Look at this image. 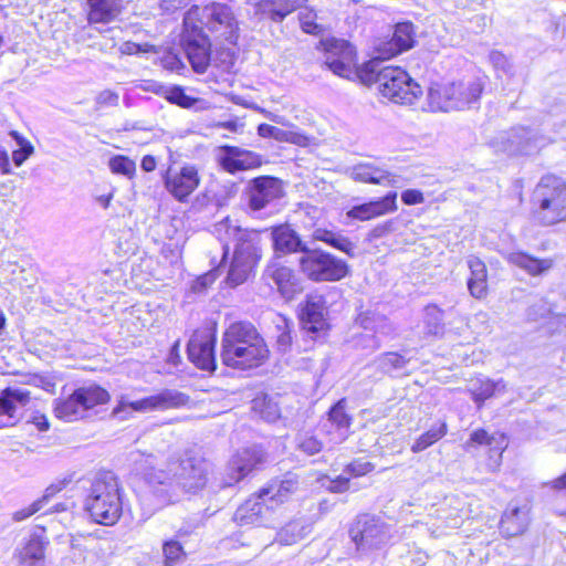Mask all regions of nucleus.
<instances>
[{"instance_id": "9b49d317", "label": "nucleus", "mask_w": 566, "mask_h": 566, "mask_svg": "<svg viewBox=\"0 0 566 566\" xmlns=\"http://www.w3.org/2000/svg\"><path fill=\"white\" fill-rule=\"evenodd\" d=\"M181 44L185 53L196 73L202 74L210 64L211 40L209 35L197 28V24H188L184 19Z\"/></svg>"}, {"instance_id": "4d7b16f0", "label": "nucleus", "mask_w": 566, "mask_h": 566, "mask_svg": "<svg viewBox=\"0 0 566 566\" xmlns=\"http://www.w3.org/2000/svg\"><path fill=\"white\" fill-rule=\"evenodd\" d=\"M489 61L499 71L505 74H512L513 65L509 59L500 51H491L489 54Z\"/></svg>"}, {"instance_id": "a211bd4d", "label": "nucleus", "mask_w": 566, "mask_h": 566, "mask_svg": "<svg viewBox=\"0 0 566 566\" xmlns=\"http://www.w3.org/2000/svg\"><path fill=\"white\" fill-rule=\"evenodd\" d=\"M346 399L338 400L327 412L322 428L333 444L343 443L350 433L352 417L346 412Z\"/></svg>"}, {"instance_id": "f704fd0d", "label": "nucleus", "mask_w": 566, "mask_h": 566, "mask_svg": "<svg viewBox=\"0 0 566 566\" xmlns=\"http://www.w3.org/2000/svg\"><path fill=\"white\" fill-rule=\"evenodd\" d=\"M312 237L314 240L327 243L334 249H337L349 256H354L356 245L340 232L328 230L325 228L314 229Z\"/></svg>"}, {"instance_id": "69168bd1", "label": "nucleus", "mask_w": 566, "mask_h": 566, "mask_svg": "<svg viewBox=\"0 0 566 566\" xmlns=\"http://www.w3.org/2000/svg\"><path fill=\"white\" fill-rule=\"evenodd\" d=\"M64 486V482H61L59 484H51L45 489L43 496L36 500L35 502H40V507L42 509L44 504H46L49 500L53 497L56 493H59Z\"/></svg>"}, {"instance_id": "4c0bfd02", "label": "nucleus", "mask_w": 566, "mask_h": 566, "mask_svg": "<svg viewBox=\"0 0 566 566\" xmlns=\"http://www.w3.org/2000/svg\"><path fill=\"white\" fill-rule=\"evenodd\" d=\"M151 398L154 410L181 408L190 403V397L176 389H164L157 395L151 396Z\"/></svg>"}, {"instance_id": "5701e85b", "label": "nucleus", "mask_w": 566, "mask_h": 566, "mask_svg": "<svg viewBox=\"0 0 566 566\" xmlns=\"http://www.w3.org/2000/svg\"><path fill=\"white\" fill-rule=\"evenodd\" d=\"M305 0H260L254 6V13L262 19L282 22L289 14L302 7Z\"/></svg>"}, {"instance_id": "0eeeda50", "label": "nucleus", "mask_w": 566, "mask_h": 566, "mask_svg": "<svg viewBox=\"0 0 566 566\" xmlns=\"http://www.w3.org/2000/svg\"><path fill=\"white\" fill-rule=\"evenodd\" d=\"M532 214L543 226L566 221V185L555 177H544L532 196Z\"/></svg>"}, {"instance_id": "a19ab883", "label": "nucleus", "mask_w": 566, "mask_h": 566, "mask_svg": "<svg viewBox=\"0 0 566 566\" xmlns=\"http://www.w3.org/2000/svg\"><path fill=\"white\" fill-rule=\"evenodd\" d=\"M443 311L434 304L424 308L423 324L427 334L439 336L444 333Z\"/></svg>"}, {"instance_id": "2eb2a0df", "label": "nucleus", "mask_w": 566, "mask_h": 566, "mask_svg": "<svg viewBox=\"0 0 566 566\" xmlns=\"http://www.w3.org/2000/svg\"><path fill=\"white\" fill-rule=\"evenodd\" d=\"M217 161L228 174L255 169L262 166V156L238 146L222 145L218 148Z\"/></svg>"}, {"instance_id": "a878e982", "label": "nucleus", "mask_w": 566, "mask_h": 566, "mask_svg": "<svg viewBox=\"0 0 566 566\" xmlns=\"http://www.w3.org/2000/svg\"><path fill=\"white\" fill-rule=\"evenodd\" d=\"M49 545L46 537L33 534L18 554L21 566H44L45 549Z\"/></svg>"}, {"instance_id": "ddd939ff", "label": "nucleus", "mask_w": 566, "mask_h": 566, "mask_svg": "<svg viewBox=\"0 0 566 566\" xmlns=\"http://www.w3.org/2000/svg\"><path fill=\"white\" fill-rule=\"evenodd\" d=\"M324 50V64L335 75L348 78L353 74L356 52L354 46L343 39H326L321 42Z\"/></svg>"}, {"instance_id": "864d4df0", "label": "nucleus", "mask_w": 566, "mask_h": 566, "mask_svg": "<svg viewBox=\"0 0 566 566\" xmlns=\"http://www.w3.org/2000/svg\"><path fill=\"white\" fill-rule=\"evenodd\" d=\"M296 448L307 455H314L322 451L323 443L314 434L304 432L297 434Z\"/></svg>"}, {"instance_id": "13d9d810", "label": "nucleus", "mask_w": 566, "mask_h": 566, "mask_svg": "<svg viewBox=\"0 0 566 566\" xmlns=\"http://www.w3.org/2000/svg\"><path fill=\"white\" fill-rule=\"evenodd\" d=\"M374 469L375 465L371 462L366 461L364 459H357L346 467L345 472L354 476H361L371 472Z\"/></svg>"}, {"instance_id": "bb28decb", "label": "nucleus", "mask_w": 566, "mask_h": 566, "mask_svg": "<svg viewBox=\"0 0 566 566\" xmlns=\"http://www.w3.org/2000/svg\"><path fill=\"white\" fill-rule=\"evenodd\" d=\"M453 88L452 101L457 104L453 111H460L470 107L476 103L483 91V83L480 80H473L468 83H450Z\"/></svg>"}, {"instance_id": "4be33fe9", "label": "nucleus", "mask_w": 566, "mask_h": 566, "mask_svg": "<svg viewBox=\"0 0 566 566\" xmlns=\"http://www.w3.org/2000/svg\"><path fill=\"white\" fill-rule=\"evenodd\" d=\"M30 401V392L22 388L8 387L0 394V428L13 424L17 409Z\"/></svg>"}, {"instance_id": "423d86ee", "label": "nucleus", "mask_w": 566, "mask_h": 566, "mask_svg": "<svg viewBox=\"0 0 566 566\" xmlns=\"http://www.w3.org/2000/svg\"><path fill=\"white\" fill-rule=\"evenodd\" d=\"M188 24H197L216 42L235 45L240 36L239 21L232 8L226 3L211 2L207 6H192L184 15Z\"/></svg>"}, {"instance_id": "49530a36", "label": "nucleus", "mask_w": 566, "mask_h": 566, "mask_svg": "<svg viewBox=\"0 0 566 566\" xmlns=\"http://www.w3.org/2000/svg\"><path fill=\"white\" fill-rule=\"evenodd\" d=\"M408 361L409 359H407L405 356L390 352L379 355L375 359L374 364L380 371L385 374H391L394 371L403 369Z\"/></svg>"}, {"instance_id": "680f3d73", "label": "nucleus", "mask_w": 566, "mask_h": 566, "mask_svg": "<svg viewBox=\"0 0 566 566\" xmlns=\"http://www.w3.org/2000/svg\"><path fill=\"white\" fill-rule=\"evenodd\" d=\"M401 200L405 205H419L424 201L423 193L417 189H407L401 193Z\"/></svg>"}, {"instance_id": "f3484780", "label": "nucleus", "mask_w": 566, "mask_h": 566, "mask_svg": "<svg viewBox=\"0 0 566 566\" xmlns=\"http://www.w3.org/2000/svg\"><path fill=\"white\" fill-rule=\"evenodd\" d=\"M166 189L179 201L186 200L199 186L198 170L187 165L179 170L169 168L164 177Z\"/></svg>"}, {"instance_id": "473e14b6", "label": "nucleus", "mask_w": 566, "mask_h": 566, "mask_svg": "<svg viewBox=\"0 0 566 566\" xmlns=\"http://www.w3.org/2000/svg\"><path fill=\"white\" fill-rule=\"evenodd\" d=\"M297 486V479L289 475L284 480L274 481L266 488L261 489V497H269V501L273 504L283 503L290 494L296 491Z\"/></svg>"}, {"instance_id": "f03ea898", "label": "nucleus", "mask_w": 566, "mask_h": 566, "mask_svg": "<svg viewBox=\"0 0 566 566\" xmlns=\"http://www.w3.org/2000/svg\"><path fill=\"white\" fill-rule=\"evenodd\" d=\"M214 231L224 241L222 260L229 253L228 243H233V255L226 281L229 286L235 287L249 279L262 258V231L243 229L229 218L217 223Z\"/></svg>"}, {"instance_id": "2f4dec72", "label": "nucleus", "mask_w": 566, "mask_h": 566, "mask_svg": "<svg viewBox=\"0 0 566 566\" xmlns=\"http://www.w3.org/2000/svg\"><path fill=\"white\" fill-rule=\"evenodd\" d=\"M506 260L531 275L542 274L552 268L549 259H537L521 251L507 253Z\"/></svg>"}, {"instance_id": "e433bc0d", "label": "nucleus", "mask_w": 566, "mask_h": 566, "mask_svg": "<svg viewBox=\"0 0 566 566\" xmlns=\"http://www.w3.org/2000/svg\"><path fill=\"white\" fill-rule=\"evenodd\" d=\"M504 443V436H500L499 438H496L495 436H490L484 429H478L471 433L469 441H467L465 443V449L469 450L474 444L489 446L491 448L490 452H494L497 457L495 461V465L497 467L500 464L502 452L506 447V444Z\"/></svg>"}, {"instance_id": "4468645a", "label": "nucleus", "mask_w": 566, "mask_h": 566, "mask_svg": "<svg viewBox=\"0 0 566 566\" xmlns=\"http://www.w3.org/2000/svg\"><path fill=\"white\" fill-rule=\"evenodd\" d=\"M327 305L323 295L311 294L307 296L301 312L303 329L312 339L323 338L328 328Z\"/></svg>"}, {"instance_id": "052dcab7", "label": "nucleus", "mask_w": 566, "mask_h": 566, "mask_svg": "<svg viewBox=\"0 0 566 566\" xmlns=\"http://www.w3.org/2000/svg\"><path fill=\"white\" fill-rule=\"evenodd\" d=\"M394 229H395L394 220H387V221L374 227L367 234V239L369 241H374V240L384 238V237L388 235L389 233H391L394 231Z\"/></svg>"}, {"instance_id": "20e7f679", "label": "nucleus", "mask_w": 566, "mask_h": 566, "mask_svg": "<svg viewBox=\"0 0 566 566\" xmlns=\"http://www.w3.org/2000/svg\"><path fill=\"white\" fill-rule=\"evenodd\" d=\"M356 73L364 84H377L380 94L396 104L410 105L422 95L420 85L406 71L385 65L384 59L369 60Z\"/></svg>"}, {"instance_id": "c756f323", "label": "nucleus", "mask_w": 566, "mask_h": 566, "mask_svg": "<svg viewBox=\"0 0 566 566\" xmlns=\"http://www.w3.org/2000/svg\"><path fill=\"white\" fill-rule=\"evenodd\" d=\"M470 269V277L468 280V289L470 294L475 298H482L486 295L488 290V271L485 264L475 256L468 260Z\"/></svg>"}, {"instance_id": "de8ad7c7", "label": "nucleus", "mask_w": 566, "mask_h": 566, "mask_svg": "<svg viewBox=\"0 0 566 566\" xmlns=\"http://www.w3.org/2000/svg\"><path fill=\"white\" fill-rule=\"evenodd\" d=\"M252 408L268 422H273L280 417L277 403L272 401L266 395L256 397L252 401Z\"/></svg>"}, {"instance_id": "58836bf2", "label": "nucleus", "mask_w": 566, "mask_h": 566, "mask_svg": "<svg viewBox=\"0 0 566 566\" xmlns=\"http://www.w3.org/2000/svg\"><path fill=\"white\" fill-rule=\"evenodd\" d=\"M308 532V526L304 522L291 521L279 531L276 541L282 545H294L305 538Z\"/></svg>"}, {"instance_id": "774afa93", "label": "nucleus", "mask_w": 566, "mask_h": 566, "mask_svg": "<svg viewBox=\"0 0 566 566\" xmlns=\"http://www.w3.org/2000/svg\"><path fill=\"white\" fill-rule=\"evenodd\" d=\"M276 126H272L265 123H262L258 126V135L263 138H273L275 137Z\"/></svg>"}, {"instance_id": "412c9836", "label": "nucleus", "mask_w": 566, "mask_h": 566, "mask_svg": "<svg viewBox=\"0 0 566 566\" xmlns=\"http://www.w3.org/2000/svg\"><path fill=\"white\" fill-rule=\"evenodd\" d=\"M271 239L277 254L305 253L308 249L300 234L287 223L273 227Z\"/></svg>"}, {"instance_id": "338daca9", "label": "nucleus", "mask_w": 566, "mask_h": 566, "mask_svg": "<svg viewBox=\"0 0 566 566\" xmlns=\"http://www.w3.org/2000/svg\"><path fill=\"white\" fill-rule=\"evenodd\" d=\"M190 0H161L160 7L167 12H175L176 10L187 6Z\"/></svg>"}, {"instance_id": "09e8293b", "label": "nucleus", "mask_w": 566, "mask_h": 566, "mask_svg": "<svg viewBox=\"0 0 566 566\" xmlns=\"http://www.w3.org/2000/svg\"><path fill=\"white\" fill-rule=\"evenodd\" d=\"M127 409H130L132 411H138V412L154 410L153 398H151V396H149V397L143 398L140 400L128 401L124 397H122L118 405L113 409V415L115 417L124 419V417L120 416V413L126 411Z\"/></svg>"}, {"instance_id": "dca6fc26", "label": "nucleus", "mask_w": 566, "mask_h": 566, "mask_svg": "<svg viewBox=\"0 0 566 566\" xmlns=\"http://www.w3.org/2000/svg\"><path fill=\"white\" fill-rule=\"evenodd\" d=\"M265 461L266 454L259 446H252L239 450L229 461L228 484L231 485L237 483L254 470L261 469Z\"/></svg>"}, {"instance_id": "393cba45", "label": "nucleus", "mask_w": 566, "mask_h": 566, "mask_svg": "<svg viewBox=\"0 0 566 566\" xmlns=\"http://www.w3.org/2000/svg\"><path fill=\"white\" fill-rule=\"evenodd\" d=\"M273 507V503L269 497H261V491L247 500L241 506L238 507L234 514V520L241 525L255 524L260 522L263 514Z\"/></svg>"}, {"instance_id": "5fc2aeb1", "label": "nucleus", "mask_w": 566, "mask_h": 566, "mask_svg": "<svg viewBox=\"0 0 566 566\" xmlns=\"http://www.w3.org/2000/svg\"><path fill=\"white\" fill-rule=\"evenodd\" d=\"M163 553L165 556V565L172 566L185 558V552L179 542L170 539L164 543Z\"/></svg>"}, {"instance_id": "a18cd8bd", "label": "nucleus", "mask_w": 566, "mask_h": 566, "mask_svg": "<svg viewBox=\"0 0 566 566\" xmlns=\"http://www.w3.org/2000/svg\"><path fill=\"white\" fill-rule=\"evenodd\" d=\"M528 132L525 128H515L510 133H504L501 136V139L507 142V145H504L502 150L513 154V153H522L525 150V146L530 142V137H527Z\"/></svg>"}, {"instance_id": "7ed1b4c3", "label": "nucleus", "mask_w": 566, "mask_h": 566, "mask_svg": "<svg viewBox=\"0 0 566 566\" xmlns=\"http://www.w3.org/2000/svg\"><path fill=\"white\" fill-rule=\"evenodd\" d=\"M269 354L265 340L250 322H234L222 335L220 358L228 367L256 368L268 360Z\"/></svg>"}, {"instance_id": "c03bdc74", "label": "nucleus", "mask_w": 566, "mask_h": 566, "mask_svg": "<svg viewBox=\"0 0 566 566\" xmlns=\"http://www.w3.org/2000/svg\"><path fill=\"white\" fill-rule=\"evenodd\" d=\"M277 289L284 296H291L296 290V277L287 266L276 268L271 274Z\"/></svg>"}, {"instance_id": "bf43d9fd", "label": "nucleus", "mask_w": 566, "mask_h": 566, "mask_svg": "<svg viewBox=\"0 0 566 566\" xmlns=\"http://www.w3.org/2000/svg\"><path fill=\"white\" fill-rule=\"evenodd\" d=\"M118 94L111 90L99 92L95 98V103L98 107H115L118 105Z\"/></svg>"}, {"instance_id": "0e129e2a", "label": "nucleus", "mask_w": 566, "mask_h": 566, "mask_svg": "<svg viewBox=\"0 0 566 566\" xmlns=\"http://www.w3.org/2000/svg\"><path fill=\"white\" fill-rule=\"evenodd\" d=\"M327 490L334 493H343L349 489V479L338 476L334 480H329V484L326 486Z\"/></svg>"}, {"instance_id": "3c124183", "label": "nucleus", "mask_w": 566, "mask_h": 566, "mask_svg": "<svg viewBox=\"0 0 566 566\" xmlns=\"http://www.w3.org/2000/svg\"><path fill=\"white\" fill-rule=\"evenodd\" d=\"M357 322L365 331H373L375 333L385 334V328L388 327L387 319L385 317L371 312L359 314Z\"/></svg>"}, {"instance_id": "72a5a7b5", "label": "nucleus", "mask_w": 566, "mask_h": 566, "mask_svg": "<svg viewBox=\"0 0 566 566\" xmlns=\"http://www.w3.org/2000/svg\"><path fill=\"white\" fill-rule=\"evenodd\" d=\"M415 43V28L411 22L398 23L395 28L392 38L389 45V53L391 56L397 55L413 46Z\"/></svg>"}, {"instance_id": "f257e3e1", "label": "nucleus", "mask_w": 566, "mask_h": 566, "mask_svg": "<svg viewBox=\"0 0 566 566\" xmlns=\"http://www.w3.org/2000/svg\"><path fill=\"white\" fill-rule=\"evenodd\" d=\"M209 474V463L201 457L186 453L180 460H170L167 469L149 468L144 473L147 491L142 502L150 513L179 500L180 492L192 493L201 491Z\"/></svg>"}, {"instance_id": "cd10ccee", "label": "nucleus", "mask_w": 566, "mask_h": 566, "mask_svg": "<svg viewBox=\"0 0 566 566\" xmlns=\"http://www.w3.org/2000/svg\"><path fill=\"white\" fill-rule=\"evenodd\" d=\"M528 511L521 507H507L500 522V531L505 537L523 534L528 525Z\"/></svg>"}, {"instance_id": "7c9ffc66", "label": "nucleus", "mask_w": 566, "mask_h": 566, "mask_svg": "<svg viewBox=\"0 0 566 566\" xmlns=\"http://www.w3.org/2000/svg\"><path fill=\"white\" fill-rule=\"evenodd\" d=\"M348 176L356 182L382 185L388 177V170L374 163H359L348 170Z\"/></svg>"}, {"instance_id": "c85d7f7f", "label": "nucleus", "mask_w": 566, "mask_h": 566, "mask_svg": "<svg viewBox=\"0 0 566 566\" xmlns=\"http://www.w3.org/2000/svg\"><path fill=\"white\" fill-rule=\"evenodd\" d=\"M505 390L506 384L503 379L494 381L490 378H476L471 380L469 385V391L473 401L478 405V408H481L485 400Z\"/></svg>"}, {"instance_id": "f8f14e48", "label": "nucleus", "mask_w": 566, "mask_h": 566, "mask_svg": "<svg viewBox=\"0 0 566 566\" xmlns=\"http://www.w3.org/2000/svg\"><path fill=\"white\" fill-rule=\"evenodd\" d=\"M248 207L258 212L284 195L282 180L272 176H259L251 179L244 189Z\"/></svg>"}, {"instance_id": "6e6552de", "label": "nucleus", "mask_w": 566, "mask_h": 566, "mask_svg": "<svg viewBox=\"0 0 566 566\" xmlns=\"http://www.w3.org/2000/svg\"><path fill=\"white\" fill-rule=\"evenodd\" d=\"M109 400V394L98 385L75 389L69 397L54 400L56 418L72 422L82 419L87 411Z\"/></svg>"}, {"instance_id": "9d476101", "label": "nucleus", "mask_w": 566, "mask_h": 566, "mask_svg": "<svg viewBox=\"0 0 566 566\" xmlns=\"http://www.w3.org/2000/svg\"><path fill=\"white\" fill-rule=\"evenodd\" d=\"M300 268L315 282L339 281L348 274L345 261L318 249H307L300 259Z\"/></svg>"}, {"instance_id": "79ce46f5", "label": "nucleus", "mask_w": 566, "mask_h": 566, "mask_svg": "<svg viewBox=\"0 0 566 566\" xmlns=\"http://www.w3.org/2000/svg\"><path fill=\"white\" fill-rule=\"evenodd\" d=\"M447 433V423L439 422L433 424L428 431L422 433L411 446V451L413 453L421 452L439 441Z\"/></svg>"}, {"instance_id": "6ab92c4d", "label": "nucleus", "mask_w": 566, "mask_h": 566, "mask_svg": "<svg viewBox=\"0 0 566 566\" xmlns=\"http://www.w3.org/2000/svg\"><path fill=\"white\" fill-rule=\"evenodd\" d=\"M397 192L390 191L385 197L352 207L346 216L349 219L367 221L397 211Z\"/></svg>"}, {"instance_id": "39448f33", "label": "nucleus", "mask_w": 566, "mask_h": 566, "mask_svg": "<svg viewBox=\"0 0 566 566\" xmlns=\"http://www.w3.org/2000/svg\"><path fill=\"white\" fill-rule=\"evenodd\" d=\"M92 520L98 524L111 526L120 517L123 502L116 475L111 471L98 472L91 483L84 503Z\"/></svg>"}, {"instance_id": "aec40b11", "label": "nucleus", "mask_w": 566, "mask_h": 566, "mask_svg": "<svg viewBox=\"0 0 566 566\" xmlns=\"http://www.w3.org/2000/svg\"><path fill=\"white\" fill-rule=\"evenodd\" d=\"M216 338L210 334L193 336L188 343L189 359L202 370L216 369Z\"/></svg>"}, {"instance_id": "603ef678", "label": "nucleus", "mask_w": 566, "mask_h": 566, "mask_svg": "<svg viewBox=\"0 0 566 566\" xmlns=\"http://www.w3.org/2000/svg\"><path fill=\"white\" fill-rule=\"evenodd\" d=\"M108 166L113 174L123 175L127 178H132L136 171L135 161L123 155L112 157Z\"/></svg>"}, {"instance_id": "8fccbe9b", "label": "nucleus", "mask_w": 566, "mask_h": 566, "mask_svg": "<svg viewBox=\"0 0 566 566\" xmlns=\"http://www.w3.org/2000/svg\"><path fill=\"white\" fill-rule=\"evenodd\" d=\"M10 135L19 146V149L12 153V160L15 166L20 167L34 153V147L18 132L12 130Z\"/></svg>"}, {"instance_id": "c9c22d12", "label": "nucleus", "mask_w": 566, "mask_h": 566, "mask_svg": "<svg viewBox=\"0 0 566 566\" xmlns=\"http://www.w3.org/2000/svg\"><path fill=\"white\" fill-rule=\"evenodd\" d=\"M453 88L448 85L431 86L428 91V104L432 112H450L457 106L452 101Z\"/></svg>"}, {"instance_id": "e2e57ef3", "label": "nucleus", "mask_w": 566, "mask_h": 566, "mask_svg": "<svg viewBox=\"0 0 566 566\" xmlns=\"http://www.w3.org/2000/svg\"><path fill=\"white\" fill-rule=\"evenodd\" d=\"M41 510L40 502H33L29 507L18 510L13 513V520L21 522Z\"/></svg>"}, {"instance_id": "37998d69", "label": "nucleus", "mask_w": 566, "mask_h": 566, "mask_svg": "<svg viewBox=\"0 0 566 566\" xmlns=\"http://www.w3.org/2000/svg\"><path fill=\"white\" fill-rule=\"evenodd\" d=\"M293 322L285 316L279 315L275 321L276 335V349L281 353H286L291 349L293 343Z\"/></svg>"}, {"instance_id": "b1692460", "label": "nucleus", "mask_w": 566, "mask_h": 566, "mask_svg": "<svg viewBox=\"0 0 566 566\" xmlns=\"http://www.w3.org/2000/svg\"><path fill=\"white\" fill-rule=\"evenodd\" d=\"M90 24L111 23L123 12V0H86Z\"/></svg>"}, {"instance_id": "1a4fd4ad", "label": "nucleus", "mask_w": 566, "mask_h": 566, "mask_svg": "<svg viewBox=\"0 0 566 566\" xmlns=\"http://www.w3.org/2000/svg\"><path fill=\"white\" fill-rule=\"evenodd\" d=\"M357 552L365 554L381 548L389 539L388 525L378 516L370 514L358 515L348 530Z\"/></svg>"}, {"instance_id": "ea45409f", "label": "nucleus", "mask_w": 566, "mask_h": 566, "mask_svg": "<svg viewBox=\"0 0 566 566\" xmlns=\"http://www.w3.org/2000/svg\"><path fill=\"white\" fill-rule=\"evenodd\" d=\"M154 92L164 96L168 102L176 104L182 108H191L198 102L197 98L191 97L185 93L180 86H165L155 85Z\"/></svg>"}, {"instance_id": "6e6d98bb", "label": "nucleus", "mask_w": 566, "mask_h": 566, "mask_svg": "<svg viewBox=\"0 0 566 566\" xmlns=\"http://www.w3.org/2000/svg\"><path fill=\"white\" fill-rule=\"evenodd\" d=\"M276 142L291 143L297 146L305 147L310 144V138L305 134L298 130H286L276 127L275 137Z\"/></svg>"}]
</instances>
